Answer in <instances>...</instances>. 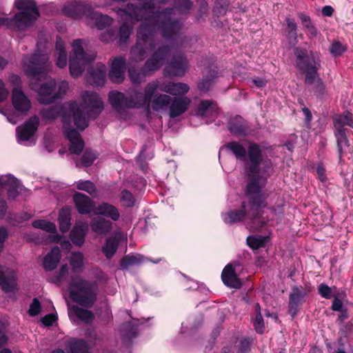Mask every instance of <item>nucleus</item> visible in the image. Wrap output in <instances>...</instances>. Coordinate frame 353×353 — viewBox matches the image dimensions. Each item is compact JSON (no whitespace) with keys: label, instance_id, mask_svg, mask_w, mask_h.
I'll use <instances>...</instances> for the list:
<instances>
[{"label":"nucleus","instance_id":"f257e3e1","mask_svg":"<svg viewBox=\"0 0 353 353\" xmlns=\"http://www.w3.org/2000/svg\"><path fill=\"white\" fill-rule=\"evenodd\" d=\"M225 148L234 155L236 160L243 163L245 174L250 181L245 191L247 201L242 202L241 209L223 214V220L228 225L249 220L250 228L260 230L269 222L263 210L266 206V195L263 192L265 182L259 176L263 163L262 149L259 144L251 141L248 142L247 148L239 141L229 142Z\"/></svg>","mask_w":353,"mask_h":353},{"label":"nucleus","instance_id":"f03ea898","mask_svg":"<svg viewBox=\"0 0 353 353\" xmlns=\"http://www.w3.org/2000/svg\"><path fill=\"white\" fill-rule=\"evenodd\" d=\"M81 101L79 105L75 101L68 102L61 106H51L40 111L41 117L48 121L59 116L62 117L64 134L70 141L69 150L75 154L82 152L84 142L80 134L70 126L71 118H73L75 126L83 130L88 125V119L97 118L103 109L102 100L94 92H83Z\"/></svg>","mask_w":353,"mask_h":353},{"label":"nucleus","instance_id":"7ed1b4c3","mask_svg":"<svg viewBox=\"0 0 353 353\" xmlns=\"http://www.w3.org/2000/svg\"><path fill=\"white\" fill-rule=\"evenodd\" d=\"M50 67L48 54L39 50L32 56L25 57L23 60V68L26 74L30 79L31 88L37 91L38 100L42 104H50L57 99L56 82L53 79H50L39 86L33 81L41 78L46 79V73L50 70Z\"/></svg>","mask_w":353,"mask_h":353},{"label":"nucleus","instance_id":"20e7f679","mask_svg":"<svg viewBox=\"0 0 353 353\" xmlns=\"http://www.w3.org/2000/svg\"><path fill=\"white\" fill-rule=\"evenodd\" d=\"M159 86V81H152L147 83L143 92L136 89H130L127 96L118 91H112L109 93V101L112 106L119 112L124 108H145L150 110L151 99L158 90Z\"/></svg>","mask_w":353,"mask_h":353},{"label":"nucleus","instance_id":"39448f33","mask_svg":"<svg viewBox=\"0 0 353 353\" xmlns=\"http://www.w3.org/2000/svg\"><path fill=\"white\" fill-rule=\"evenodd\" d=\"M15 6L20 12L13 18L0 17V27L23 30L31 26L39 16L36 3L32 0H16Z\"/></svg>","mask_w":353,"mask_h":353},{"label":"nucleus","instance_id":"423d86ee","mask_svg":"<svg viewBox=\"0 0 353 353\" xmlns=\"http://www.w3.org/2000/svg\"><path fill=\"white\" fill-rule=\"evenodd\" d=\"M68 291L70 297L74 302L87 308L92 307L97 299V283L89 281L79 275L71 277Z\"/></svg>","mask_w":353,"mask_h":353},{"label":"nucleus","instance_id":"0eeeda50","mask_svg":"<svg viewBox=\"0 0 353 353\" xmlns=\"http://www.w3.org/2000/svg\"><path fill=\"white\" fill-rule=\"evenodd\" d=\"M170 51V46H161L146 61L141 70L129 68L128 74L132 83L139 85L143 82L147 75L145 71L152 72L159 69L165 63Z\"/></svg>","mask_w":353,"mask_h":353},{"label":"nucleus","instance_id":"6e6552de","mask_svg":"<svg viewBox=\"0 0 353 353\" xmlns=\"http://www.w3.org/2000/svg\"><path fill=\"white\" fill-rule=\"evenodd\" d=\"M94 53L87 54L83 47V40L75 39L72 43V52L69 59L70 72L72 77H78L81 75L85 65L94 60Z\"/></svg>","mask_w":353,"mask_h":353},{"label":"nucleus","instance_id":"1a4fd4ad","mask_svg":"<svg viewBox=\"0 0 353 353\" xmlns=\"http://www.w3.org/2000/svg\"><path fill=\"white\" fill-rule=\"evenodd\" d=\"M334 136L336 139L339 160L342 159L344 151L349 147L345 126L353 128L352 114L347 112L343 114L335 115L334 119Z\"/></svg>","mask_w":353,"mask_h":353},{"label":"nucleus","instance_id":"9d476101","mask_svg":"<svg viewBox=\"0 0 353 353\" xmlns=\"http://www.w3.org/2000/svg\"><path fill=\"white\" fill-rule=\"evenodd\" d=\"M294 54L296 57V67L299 71L320 68L321 61L316 52L310 51L309 53L306 49L297 47L294 49Z\"/></svg>","mask_w":353,"mask_h":353},{"label":"nucleus","instance_id":"9b49d317","mask_svg":"<svg viewBox=\"0 0 353 353\" xmlns=\"http://www.w3.org/2000/svg\"><path fill=\"white\" fill-rule=\"evenodd\" d=\"M189 67V61L185 55H176L168 63L165 72L170 77H181L187 72Z\"/></svg>","mask_w":353,"mask_h":353},{"label":"nucleus","instance_id":"f8f14e48","mask_svg":"<svg viewBox=\"0 0 353 353\" xmlns=\"http://www.w3.org/2000/svg\"><path fill=\"white\" fill-rule=\"evenodd\" d=\"M310 292L309 288H303L294 286L292 292L290 294L289 301V313L292 317H294L297 314L299 307L304 302V297Z\"/></svg>","mask_w":353,"mask_h":353},{"label":"nucleus","instance_id":"ddd939ff","mask_svg":"<svg viewBox=\"0 0 353 353\" xmlns=\"http://www.w3.org/2000/svg\"><path fill=\"white\" fill-rule=\"evenodd\" d=\"M219 114V108L215 102L210 100H203L198 105L195 116L205 119L206 123L214 120Z\"/></svg>","mask_w":353,"mask_h":353},{"label":"nucleus","instance_id":"4468645a","mask_svg":"<svg viewBox=\"0 0 353 353\" xmlns=\"http://www.w3.org/2000/svg\"><path fill=\"white\" fill-rule=\"evenodd\" d=\"M4 187L8 188V197L10 200H14L24 188L21 183L11 174L0 176V190Z\"/></svg>","mask_w":353,"mask_h":353},{"label":"nucleus","instance_id":"2eb2a0df","mask_svg":"<svg viewBox=\"0 0 353 353\" xmlns=\"http://www.w3.org/2000/svg\"><path fill=\"white\" fill-rule=\"evenodd\" d=\"M12 101L14 110L19 114H26L31 108L30 99L19 88L12 90Z\"/></svg>","mask_w":353,"mask_h":353},{"label":"nucleus","instance_id":"dca6fc26","mask_svg":"<svg viewBox=\"0 0 353 353\" xmlns=\"http://www.w3.org/2000/svg\"><path fill=\"white\" fill-rule=\"evenodd\" d=\"M88 9L86 21L89 26L102 30L112 23L114 19L108 15L94 11L92 7H88Z\"/></svg>","mask_w":353,"mask_h":353},{"label":"nucleus","instance_id":"f3484780","mask_svg":"<svg viewBox=\"0 0 353 353\" xmlns=\"http://www.w3.org/2000/svg\"><path fill=\"white\" fill-rule=\"evenodd\" d=\"M88 7H92V6L81 2H68L64 5L63 12L66 16L74 19H79L83 16L86 17L88 14Z\"/></svg>","mask_w":353,"mask_h":353},{"label":"nucleus","instance_id":"a211bd4d","mask_svg":"<svg viewBox=\"0 0 353 353\" xmlns=\"http://www.w3.org/2000/svg\"><path fill=\"white\" fill-rule=\"evenodd\" d=\"M125 65L126 62L124 57H116L112 60L109 72V78L112 83H120L123 81Z\"/></svg>","mask_w":353,"mask_h":353},{"label":"nucleus","instance_id":"6ab92c4d","mask_svg":"<svg viewBox=\"0 0 353 353\" xmlns=\"http://www.w3.org/2000/svg\"><path fill=\"white\" fill-rule=\"evenodd\" d=\"M39 123V118L34 116L26 122L23 126L17 127V134L19 141H28L37 131Z\"/></svg>","mask_w":353,"mask_h":353},{"label":"nucleus","instance_id":"aec40b11","mask_svg":"<svg viewBox=\"0 0 353 353\" xmlns=\"http://www.w3.org/2000/svg\"><path fill=\"white\" fill-rule=\"evenodd\" d=\"M106 75V67L101 63H98L94 67L89 68L88 70L87 81L89 84L103 85Z\"/></svg>","mask_w":353,"mask_h":353},{"label":"nucleus","instance_id":"412c9836","mask_svg":"<svg viewBox=\"0 0 353 353\" xmlns=\"http://www.w3.org/2000/svg\"><path fill=\"white\" fill-rule=\"evenodd\" d=\"M15 279L16 274L12 270L0 265V285L4 292L14 291L16 287Z\"/></svg>","mask_w":353,"mask_h":353},{"label":"nucleus","instance_id":"4be33fe9","mask_svg":"<svg viewBox=\"0 0 353 353\" xmlns=\"http://www.w3.org/2000/svg\"><path fill=\"white\" fill-rule=\"evenodd\" d=\"M221 279L223 283L230 288L239 289L242 282L236 274L235 268L232 264H228L222 271Z\"/></svg>","mask_w":353,"mask_h":353},{"label":"nucleus","instance_id":"5701e85b","mask_svg":"<svg viewBox=\"0 0 353 353\" xmlns=\"http://www.w3.org/2000/svg\"><path fill=\"white\" fill-rule=\"evenodd\" d=\"M190 103V99L187 97L172 99V101L168 108L170 117L171 118H175L181 115L188 109Z\"/></svg>","mask_w":353,"mask_h":353},{"label":"nucleus","instance_id":"b1692460","mask_svg":"<svg viewBox=\"0 0 353 353\" xmlns=\"http://www.w3.org/2000/svg\"><path fill=\"white\" fill-rule=\"evenodd\" d=\"M158 90L173 96H179L186 94L189 91L190 87L188 84L182 82H163L162 83L159 82Z\"/></svg>","mask_w":353,"mask_h":353},{"label":"nucleus","instance_id":"393cba45","mask_svg":"<svg viewBox=\"0 0 353 353\" xmlns=\"http://www.w3.org/2000/svg\"><path fill=\"white\" fill-rule=\"evenodd\" d=\"M172 98L168 94L157 93L154 94L150 102V109L156 112H165L168 110Z\"/></svg>","mask_w":353,"mask_h":353},{"label":"nucleus","instance_id":"a878e982","mask_svg":"<svg viewBox=\"0 0 353 353\" xmlns=\"http://www.w3.org/2000/svg\"><path fill=\"white\" fill-rule=\"evenodd\" d=\"M68 315L72 321L78 320L85 322V323H91L94 319V314L92 312L86 309H83L77 305L70 307L68 305Z\"/></svg>","mask_w":353,"mask_h":353},{"label":"nucleus","instance_id":"bb28decb","mask_svg":"<svg viewBox=\"0 0 353 353\" xmlns=\"http://www.w3.org/2000/svg\"><path fill=\"white\" fill-rule=\"evenodd\" d=\"M92 230L99 236H103L110 232L112 223L101 216L93 218L90 223Z\"/></svg>","mask_w":353,"mask_h":353},{"label":"nucleus","instance_id":"cd10ccee","mask_svg":"<svg viewBox=\"0 0 353 353\" xmlns=\"http://www.w3.org/2000/svg\"><path fill=\"white\" fill-rule=\"evenodd\" d=\"M73 200L80 214H88L92 210L94 212L93 203L88 196L80 192H76L73 195Z\"/></svg>","mask_w":353,"mask_h":353},{"label":"nucleus","instance_id":"c85d7f7f","mask_svg":"<svg viewBox=\"0 0 353 353\" xmlns=\"http://www.w3.org/2000/svg\"><path fill=\"white\" fill-rule=\"evenodd\" d=\"M94 214L110 218L114 221L119 220L120 217L118 209L113 205L105 202L101 203L95 207Z\"/></svg>","mask_w":353,"mask_h":353},{"label":"nucleus","instance_id":"c756f323","mask_svg":"<svg viewBox=\"0 0 353 353\" xmlns=\"http://www.w3.org/2000/svg\"><path fill=\"white\" fill-rule=\"evenodd\" d=\"M230 132L236 136H245L247 134L248 126L247 122L240 116H235L230 119L228 123Z\"/></svg>","mask_w":353,"mask_h":353},{"label":"nucleus","instance_id":"7c9ffc66","mask_svg":"<svg viewBox=\"0 0 353 353\" xmlns=\"http://www.w3.org/2000/svg\"><path fill=\"white\" fill-rule=\"evenodd\" d=\"M88 230V225L86 223H78L75 224L70 233V238L72 243L78 246L83 244L85 236Z\"/></svg>","mask_w":353,"mask_h":353},{"label":"nucleus","instance_id":"2f4dec72","mask_svg":"<svg viewBox=\"0 0 353 353\" xmlns=\"http://www.w3.org/2000/svg\"><path fill=\"white\" fill-rule=\"evenodd\" d=\"M161 261V259H157L154 261L148 259L143 256V255L137 254L134 255H126L125 256L121 261L120 265L122 269H128V268L139 265L145 261H151L154 263H158Z\"/></svg>","mask_w":353,"mask_h":353},{"label":"nucleus","instance_id":"473e14b6","mask_svg":"<svg viewBox=\"0 0 353 353\" xmlns=\"http://www.w3.org/2000/svg\"><path fill=\"white\" fill-rule=\"evenodd\" d=\"M61 259V250L58 247L53 248L51 251L44 257L43 264L46 270H54L59 263Z\"/></svg>","mask_w":353,"mask_h":353},{"label":"nucleus","instance_id":"72a5a7b5","mask_svg":"<svg viewBox=\"0 0 353 353\" xmlns=\"http://www.w3.org/2000/svg\"><path fill=\"white\" fill-rule=\"evenodd\" d=\"M66 346L70 353H88L87 344L83 339L72 338L68 341ZM52 353H65V352L59 349Z\"/></svg>","mask_w":353,"mask_h":353},{"label":"nucleus","instance_id":"f704fd0d","mask_svg":"<svg viewBox=\"0 0 353 353\" xmlns=\"http://www.w3.org/2000/svg\"><path fill=\"white\" fill-rule=\"evenodd\" d=\"M58 221L59 223V229L62 232H65L70 228L71 210L69 207H65L60 210Z\"/></svg>","mask_w":353,"mask_h":353},{"label":"nucleus","instance_id":"c9c22d12","mask_svg":"<svg viewBox=\"0 0 353 353\" xmlns=\"http://www.w3.org/2000/svg\"><path fill=\"white\" fill-rule=\"evenodd\" d=\"M55 48L56 52L58 54V57L57 58V65L60 68H63L67 64L68 55L64 42L60 37L57 38Z\"/></svg>","mask_w":353,"mask_h":353},{"label":"nucleus","instance_id":"e433bc0d","mask_svg":"<svg viewBox=\"0 0 353 353\" xmlns=\"http://www.w3.org/2000/svg\"><path fill=\"white\" fill-rule=\"evenodd\" d=\"M119 243V239L117 236H110L106 239L102 247V252L107 259H110L114 256L118 248Z\"/></svg>","mask_w":353,"mask_h":353},{"label":"nucleus","instance_id":"4c0bfd02","mask_svg":"<svg viewBox=\"0 0 353 353\" xmlns=\"http://www.w3.org/2000/svg\"><path fill=\"white\" fill-rule=\"evenodd\" d=\"M120 333L125 341L131 340L137 335V327L132 322L123 323L120 327Z\"/></svg>","mask_w":353,"mask_h":353},{"label":"nucleus","instance_id":"58836bf2","mask_svg":"<svg viewBox=\"0 0 353 353\" xmlns=\"http://www.w3.org/2000/svg\"><path fill=\"white\" fill-rule=\"evenodd\" d=\"M97 158V154L91 149H86L82 156L81 161L77 162V166L89 167Z\"/></svg>","mask_w":353,"mask_h":353},{"label":"nucleus","instance_id":"ea45409f","mask_svg":"<svg viewBox=\"0 0 353 353\" xmlns=\"http://www.w3.org/2000/svg\"><path fill=\"white\" fill-rule=\"evenodd\" d=\"M254 312L256 316L254 319V327L256 332L259 334H263L265 330L263 319L261 313V307L259 303L254 305Z\"/></svg>","mask_w":353,"mask_h":353},{"label":"nucleus","instance_id":"a19ab883","mask_svg":"<svg viewBox=\"0 0 353 353\" xmlns=\"http://www.w3.org/2000/svg\"><path fill=\"white\" fill-rule=\"evenodd\" d=\"M216 76L217 73L214 70L210 71L209 75L204 76L199 83V90L202 91L209 90L212 86Z\"/></svg>","mask_w":353,"mask_h":353},{"label":"nucleus","instance_id":"79ce46f5","mask_svg":"<svg viewBox=\"0 0 353 353\" xmlns=\"http://www.w3.org/2000/svg\"><path fill=\"white\" fill-rule=\"evenodd\" d=\"M268 238L262 236H250L247 238L248 245L253 250L263 247Z\"/></svg>","mask_w":353,"mask_h":353},{"label":"nucleus","instance_id":"37998d69","mask_svg":"<svg viewBox=\"0 0 353 353\" xmlns=\"http://www.w3.org/2000/svg\"><path fill=\"white\" fill-rule=\"evenodd\" d=\"M70 263L74 270H81L83 266V256L79 252H72L70 257Z\"/></svg>","mask_w":353,"mask_h":353},{"label":"nucleus","instance_id":"c03bdc74","mask_svg":"<svg viewBox=\"0 0 353 353\" xmlns=\"http://www.w3.org/2000/svg\"><path fill=\"white\" fill-rule=\"evenodd\" d=\"M32 226L48 232L55 233L57 231L56 225L46 220H36L33 221Z\"/></svg>","mask_w":353,"mask_h":353},{"label":"nucleus","instance_id":"a18cd8bd","mask_svg":"<svg viewBox=\"0 0 353 353\" xmlns=\"http://www.w3.org/2000/svg\"><path fill=\"white\" fill-rule=\"evenodd\" d=\"M286 23L288 28V38L290 41V43L293 45H296L298 42L296 24L293 19L289 18L286 19Z\"/></svg>","mask_w":353,"mask_h":353},{"label":"nucleus","instance_id":"49530a36","mask_svg":"<svg viewBox=\"0 0 353 353\" xmlns=\"http://www.w3.org/2000/svg\"><path fill=\"white\" fill-rule=\"evenodd\" d=\"M68 272V268L67 265H63L61 266L58 272H55L52 275V276L50 278V280L52 283L59 285L66 278Z\"/></svg>","mask_w":353,"mask_h":353},{"label":"nucleus","instance_id":"de8ad7c7","mask_svg":"<svg viewBox=\"0 0 353 353\" xmlns=\"http://www.w3.org/2000/svg\"><path fill=\"white\" fill-rule=\"evenodd\" d=\"M77 189L87 192L90 195H94L97 192L94 184L90 181H79L77 183Z\"/></svg>","mask_w":353,"mask_h":353},{"label":"nucleus","instance_id":"09e8293b","mask_svg":"<svg viewBox=\"0 0 353 353\" xmlns=\"http://www.w3.org/2000/svg\"><path fill=\"white\" fill-rule=\"evenodd\" d=\"M135 198L128 190H123L121 193V202L126 208L132 207L135 204Z\"/></svg>","mask_w":353,"mask_h":353},{"label":"nucleus","instance_id":"8fccbe9b","mask_svg":"<svg viewBox=\"0 0 353 353\" xmlns=\"http://www.w3.org/2000/svg\"><path fill=\"white\" fill-rule=\"evenodd\" d=\"M117 38V30L116 28H108L102 32L99 36V39L104 43H110Z\"/></svg>","mask_w":353,"mask_h":353},{"label":"nucleus","instance_id":"3c124183","mask_svg":"<svg viewBox=\"0 0 353 353\" xmlns=\"http://www.w3.org/2000/svg\"><path fill=\"white\" fill-rule=\"evenodd\" d=\"M345 50V46L338 41H334L330 48V53L334 57L341 56Z\"/></svg>","mask_w":353,"mask_h":353},{"label":"nucleus","instance_id":"603ef678","mask_svg":"<svg viewBox=\"0 0 353 353\" xmlns=\"http://www.w3.org/2000/svg\"><path fill=\"white\" fill-rule=\"evenodd\" d=\"M319 69H311L307 71H301L303 73H305V83L306 84L311 85L316 83L318 79H320L317 73Z\"/></svg>","mask_w":353,"mask_h":353},{"label":"nucleus","instance_id":"864d4df0","mask_svg":"<svg viewBox=\"0 0 353 353\" xmlns=\"http://www.w3.org/2000/svg\"><path fill=\"white\" fill-rule=\"evenodd\" d=\"M69 83L66 81H61L58 85V90L56 92L57 99H61L68 91Z\"/></svg>","mask_w":353,"mask_h":353},{"label":"nucleus","instance_id":"5fc2aeb1","mask_svg":"<svg viewBox=\"0 0 353 353\" xmlns=\"http://www.w3.org/2000/svg\"><path fill=\"white\" fill-rule=\"evenodd\" d=\"M318 289L322 297L329 299L332 296V289L327 285L321 283L319 285Z\"/></svg>","mask_w":353,"mask_h":353},{"label":"nucleus","instance_id":"6e6d98bb","mask_svg":"<svg viewBox=\"0 0 353 353\" xmlns=\"http://www.w3.org/2000/svg\"><path fill=\"white\" fill-rule=\"evenodd\" d=\"M41 310V305L37 299H34L32 303H31L28 313L30 316H36L37 315Z\"/></svg>","mask_w":353,"mask_h":353},{"label":"nucleus","instance_id":"4d7b16f0","mask_svg":"<svg viewBox=\"0 0 353 353\" xmlns=\"http://www.w3.org/2000/svg\"><path fill=\"white\" fill-rule=\"evenodd\" d=\"M316 172L321 182H325L327 180L325 174V169L322 164H318L316 167Z\"/></svg>","mask_w":353,"mask_h":353},{"label":"nucleus","instance_id":"13d9d810","mask_svg":"<svg viewBox=\"0 0 353 353\" xmlns=\"http://www.w3.org/2000/svg\"><path fill=\"white\" fill-rule=\"evenodd\" d=\"M57 316L53 314H49L46 315L41 319L42 323L47 326L52 325V323L56 321Z\"/></svg>","mask_w":353,"mask_h":353},{"label":"nucleus","instance_id":"bf43d9fd","mask_svg":"<svg viewBox=\"0 0 353 353\" xmlns=\"http://www.w3.org/2000/svg\"><path fill=\"white\" fill-rule=\"evenodd\" d=\"M252 83L257 88H263L266 85L268 81L262 77L252 79Z\"/></svg>","mask_w":353,"mask_h":353},{"label":"nucleus","instance_id":"052dcab7","mask_svg":"<svg viewBox=\"0 0 353 353\" xmlns=\"http://www.w3.org/2000/svg\"><path fill=\"white\" fill-rule=\"evenodd\" d=\"M299 19H301V23L303 24V26L307 29L308 27H310L311 25H312V22H311V19L310 18V17L303 14V13H300L299 14Z\"/></svg>","mask_w":353,"mask_h":353},{"label":"nucleus","instance_id":"680f3d73","mask_svg":"<svg viewBox=\"0 0 353 353\" xmlns=\"http://www.w3.org/2000/svg\"><path fill=\"white\" fill-rule=\"evenodd\" d=\"M314 83H315V86H314L315 92L319 94H323L324 93V90H325V85H324L323 83L322 82L321 79H318V80Z\"/></svg>","mask_w":353,"mask_h":353},{"label":"nucleus","instance_id":"e2e57ef3","mask_svg":"<svg viewBox=\"0 0 353 353\" xmlns=\"http://www.w3.org/2000/svg\"><path fill=\"white\" fill-rule=\"evenodd\" d=\"M8 95V91L5 88L3 82L0 79V101H4Z\"/></svg>","mask_w":353,"mask_h":353},{"label":"nucleus","instance_id":"0e129e2a","mask_svg":"<svg viewBox=\"0 0 353 353\" xmlns=\"http://www.w3.org/2000/svg\"><path fill=\"white\" fill-rule=\"evenodd\" d=\"M219 5H221V9L219 10V13L224 14L228 6L227 0H217L216 1V6L217 7Z\"/></svg>","mask_w":353,"mask_h":353},{"label":"nucleus","instance_id":"69168bd1","mask_svg":"<svg viewBox=\"0 0 353 353\" xmlns=\"http://www.w3.org/2000/svg\"><path fill=\"white\" fill-rule=\"evenodd\" d=\"M342 307V301L339 299L335 298L332 301V309L334 311H340Z\"/></svg>","mask_w":353,"mask_h":353},{"label":"nucleus","instance_id":"338daca9","mask_svg":"<svg viewBox=\"0 0 353 353\" xmlns=\"http://www.w3.org/2000/svg\"><path fill=\"white\" fill-rule=\"evenodd\" d=\"M306 30L307 31V36L310 38H314L316 37L318 31L313 24L308 27Z\"/></svg>","mask_w":353,"mask_h":353},{"label":"nucleus","instance_id":"774afa93","mask_svg":"<svg viewBox=\"0 0 353 353\" xmlns=\"http://www.w3.org/2000/svg\"><path fill=\"white\" fill-rule=\"evenodd\" d=\"M334 9L330 6H325L322 9V14L326 17H330L332 15Z\"/></svg>","mask_w":353,"mask_h":353}]
</instances>
